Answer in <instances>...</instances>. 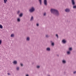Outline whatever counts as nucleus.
Wrapping results in <instances>:
<instances>
[{
	"label": "nucleus",
	"mask_w": 76,
	"mask_h": 76,
	"mask_svg": "<svg viewBox=\"0 0 76 76\" xmlns=\"http://www.w3.org/2000/svg\"><path fill=\"white\" fill-rule=\"evenodd\" d=\"M50 12L51 13L54 14L57 16H58L60 14H59V12L58 10L54 9H51L50 10Z\"/></svg>",
	"instance_id": "obj_1"
},
{
	"label": "nucleus",
	"mask_w": 76,
	"mask_h": 76,
	"mask_svg": "<svg viewBox=\"0 0 76 76\" xmlns=\"http://www.w3.org/2000/svg\"><path fill=\"white\" fill-rule=\"evenodd\" d=\"M35 10V7H32L29 10V12H30V13H33Z\"/></svg>",
	"instance_id": "obj_2"
},
{
	"label": "nucleus",
	"mask_w": 76,
	"mask_h": 76,
	"mask_svg": "<svg viewBox=\"0 0 76 76\" xmlns=\"http://www.w3.org/2000/svg\"><path fill=\"white\" fill-rule=\"evenodd\" d=\"M65 11L67 13H69V12L70 11V10L69 8H67L65 9Z\"/></svg>",
	"instance_id": "obj_3"
},
{
	"label": "nucleus",
	"mask_w": 76,
	"mask_h": 76,
	"mask_svg": "<svg viewBox=\"0 0 76 76\" xmlns=\"http://www.w3.org/2000/svg\"><path fill=\"white\" fill-rule=\"evenodd\" d=\"M12 63L13 64L16 65L18 64V62L16 61H14L12 62Z\"/></svg>",
	"instance_id": "obj_4"
},
{
	"label": "nucleus",
	"mask_w": 76,
	"mask_h": 76,
	"mask_svg": "<svg viewBox=\"0 0 76 76\" xmlns=\"http://www.w3.org/2000/svg\"><path fill=\"white\" fill-rule=\"evenodd\" d=\"M72 2V4L73 6L75 5V0H71Z\"/></svg>",
	"instance_id": "obj_5"
},
{
	"label": "nucleus",
	"mask_w": 76,
	"mask_h": 76,
	"mask_svg": "<svg viewBox=\"0 0 76 76\" xmlns=\"http://www.w3.org/2000/svg\"><path fill=\"white\" fill-rule=\"evenodd\" d=\"M44 4L45 6H47V0H44Z\"/></svg>",
	"instance_id": "obj_6"
},
{
	"label": "nucleus",
	"mask_w": 76,
	"mask_h": 76,
	"mask_svg": "<svg viewBox=\"0 0 76 76\" xmlns=\"http://www.w3.org/2000/svg\"><path fill=\"white\" fill-rule=\"evenodd\" d=\"M62 62L63 64H66V61L64 59H63L62 61Z\"/></svg>",
	"instance_id": "obj_7"
},
{
	"label": "nucleus",
	"mask_w": 76,
	"mask_h": 76,
	"mask_svg": "<svg viewBox=\"0 0 76 76\" xmlns=\"http://www.w3.org/2000/svg\"><path fill=\"white\" fill-rule=\"evenodd\" d=\"M62 42L63 44H66V41L65 39H64L62 40Z\"/></svg>",
	"instance_id": "obj_8"
},
{
	"label": "nucleus",
	"mask_w": 76,
	"mask_h": 76,
	"mask_svg": "<svg viewBox=\"0 0 76 76\" xmlns=\"http://www.w3.org/2000/svg\"><path fill=\"white\" fill-rule=\"evenodd\" d=\"M71 54V52L70 51H69V50L67 51L66 52V54L67 55H70Z\"/></svg>",
	"instance_id": "obj_9"
},
{
	"label": "nucleus",
	"mask_w": 76,
	"mask_h": 76,
	"mask_svg": "<svg viewBox=\"0 0 76 76\" xmlns=\"http://www.w3.org/2000/svg\"><path fill=\"white\" fill-rule=\"evenodd\" d=\"M68 50L69 51H72L73 50V48H72V47H69L68 49Z\"/></svg>",
	"instance_id": "obj_10"
},
{
	"label": "nucleus",
	"mask_w": 76,
	"mask_h": 76,
	"mask_svg": "<svg viewBox=\"0 0 76 76\" xmlns=\"http://www.w3.org/2000/svg\"><path fill=\"white\" fill-rule=\"evenodd\" d=\"M26 40L27 41H29L30 40V37H27L26 38Z\"/></svg>",
	"instance_id": "obj_11"
},
{
	"label": "nucleus",
	"mask_w": 76,
	"mask_h": 76,
	"mask_svg": "<svg viewBox=\"0 0 76 76\" xmlns=\"http://www.w3.org/2000/svg\"><path fill=\"white\" fill-rule=\"evenodd\" d=\"M50 48L48 47L46 48V51H50Z\"/></svg>",
	"instance_id": "obj_12"
},
{
	"label": "nucleus",
	"mask_w": 76,
	"mask_h": 76,
	"mask_svg": "<svg viewBox=\"0 0 76 76\" xmlns=\"http://www.w3.org/2000/svg\"><path fill=\"white\" fill-rule=\"evenodd\" d=\"M40 5H42V0H39Z\"/></svg>",
	"instance_id": "obj_13"
},
{
	"label": "nucleus",
	"mask_w": 76,
	"mask_h": 76,
	"mask_svg": "<svg viewBox=\"0 0 76 76\" xmlns=\"http://www.w3.org/2000/svg\"><path fill=\"white\" fill-rule=\"evenodd\" d=\"M34 20V17H33V16H32L30 19V20L31 21H32V20Z\"/></svg>",
	"instance_id": "obj_14"
},
{
	"label": "nucleus",
	"mask_w": 76,
	"mask_h": 76,
	"mask_svg": "<svg viewBox=\"0 0 76 76\" xmlns=\"http://www.w3.org/2000/svg\"><path fill=\"white\" fill-rule=\"evenodd\" d=\"M17 20L18 22H20V18H18L17 19Z\"/></svg>",
	"instance_id": "obj_15"
},
{
	"label": "nucleus",
	"mask_w": 76,
	"mask_h": 76,
	"mask_svg": "<svg viewBox=\"0 0 76 76\" xmlns=\"http://www.w3.org/2000/svg\"><path fill=\"white\" fill-rule=\"evenodd\" d=\"M20 69V68L19 67H17L16 68V70H18V71H19Z\"/></svg>",
	"instance_id": "obj_16"
},
{
	"label": "nucleus",
	"mask_w": 76,
	"mask_h": 76,
	"mask_svg": "<svg viewBox=\"0 0 76 76\" xmlns=\"http://www.w3.org/2000/svg\"><path fill=\"white\" fill-rule=\"evenodd\" d=\"M51 45L53 46H53H54V42H52L51 43Z\"/></svg>",
	"instance_id": "obj_17"
},
{
	"label": "nucleus",
	"mask_w": 76,
	"mask_h": 76,
	"mask_svg": "<svg viewBox=\"0 0 76 76\" xmlns=\"http://www.w3.org/2000/svg\"><path fill=\"white\" fill-rule=\"evenodd\" d=\"M22 16H23V14L22 13L20 14L19 15L20 17H22Z\"/></svg>",
	"instance_id": "obj_18"
},
{
	"label": "nucleus",
	"mask_w": 76,
	"mask_h": 76,
	"mask_svg": "<svg viewBox=\"0 0 76 76\" xmlns=\"http://www.w3.org/2000/svg\"><path fill=\"white\" fill-rule=\"evenodd\" d=\"M14 36H15L14 34H12L11 35V37H14Z\"/></svg>",
	"instance_id": "obj_19"
},
{
	"label": "nucleus",
	"mask_w": 76,
	"mask_h": 76,
	"mask_svg": "<svg viewBox=\"0 0 76 76\" xmlns=\"http://www.w3.org/2000/svg\"><path fill=\"white\" fill-rule=\"evenodd\" d=\"M0 28L1 29H3V26H2V25H0Z\"/></svg>",
	"instance_id": "obj_20"
},
{
	"label": "nucleus",
	"mask_w": 76,
	"mask_h": 76,
	"mask_svg": "<svg viewBox=\"0 0 76 76\" xmlns=\"http://www.w3.org/2000/svg\"><path fill=\"white\" fill-rule=\"evenodd\" d=\"M7 1V0H4V3H6Z\"/></svg>",
	"instance_id": "obj_21"
},
{
	"label": "nucleus",
	"mask_w": 76,
	"mask_h": 76,
	"mask_svg": "<svg viewBox=\"0 0 76 76\" xmlns=\"http://www.w3.org/2000/svg\"><path fill=\"white\" fill-rule=\"evenodd\" d=\"M40 68V66H37V69H39Z\"/></svg>",
	"instance_id": "obj_22"
},
{
	"label": "nucleus",
	"mask_w": 76,
	"mask_h": 76,
	"mask_svg": "<svg viewBox=\"0 0 76 76\" xmlns=\"http://www.w3.org/2000/svg\"><path fill=\"white\" fill-rule=\"evenodd\" d=\"M20 65L21 66H23V64L22 63H20Z\"/></svg>",
	"instance_id": "obj_23"
},
{
	"label": "nucleus",
	"mask_w": 76,
	"mask_h": 76,
	"mask_svg": "<svg viewBox=\"0 0 76 76\" xmlns=\"http://www.w3.org/2000/svg\"><path fill=\"white\" fill-rule=\"evenodd\" d=\"M73 9H76V5L73 7Z\"/></svg>",
	"instance_id": "obj_24"
},
{
	"label": "nucleus",
	"mask_w": 76,
	"mask_h": 76,
	"mask_svg": "<svg viewBox=\"0 0 76 76\" xmlns=\"http://www.w3.org/2000/svg\"><path fill=\"white\" fill-rule=\"evenodd\" d=\"M56 37H57V38H58V34H56Z\"/></svg>",
	"instance_id": "obj_25"
},
{
	"label": "nucleus",
	"mask_w": 76,
	"mask_h": 76,
	"mask_svg": "<svg viewBox=\"0 0 76 76\" xmlns=\"http://www.w3.org/2000/svg\"><path fill=\"white\" fill-rule=\"evenodd\" d=\"M49 37V36H48V35H46V38H48Z\"/></svg>",
	"instance_id": "obj_26"
},
{
	"label": "nucleus",
	"mask_w": 76,
	"mask_h": 76,
	"mask_svg": "<svg viewBox=\"0 0 76 76\" xmlns=\"http://www.w3.org/2000/svg\"><path fill=\"white\" fill-rule=\"evenodd\" d=\"M73 74H76V71L73 72Z\"/></svg>",
	"instance_id": "obj_27"
},
{
	"label": "nucleus",
	"mask_w": 76,
	"mask_h": 76,
	"mask_svg": "<svg viewBox=\"0 0 76 76\" xmlns=\"http://www.w3.org/2000/svg\"><path fill=\"white\" fill-rule=\"evenodd\" d=\"M1 42H2L1 40H0V45L1 44Z\"/></svg>",
	"instance_id": "obj_28"
},
{
	"label": "nucleus",
	"mask_w": 76,
	"mask_h": 76,
	"mask_svg": "<svg viewBox=\"0 0 76 76\" xmlns=\"http://www.w3.org/2000/svg\"><path fill=\"white\" fill-rule=\"evenodd\" d=\"M43 15L44 16H46V13H44Z\"/></svg>",
	"instance_id": "obj_29"
},
{
	"label": "nucleus",
	"mask_w": 76,
	"mask_h": 76,
	"mask_svg": "<svg viewBox=\"0 0 76 76\" xmlns=\"http://www.w3.org/2000/svg\"><path fill=\"white\" fill-rule=\"evenodd\" d=\"M17 13H18V14H19V13H20V11H18Z\"/></svg>",
	"instance_id": "obj_30"
},
{
	"label": "nucleus",
	"mask_w": 76,
	"mask_h": 76,
	"mask_svg": "<svg viewBox=\"0 0 76 76\" xmlns=\"http://www.w3.org/2000/svg\"><path fill=\"white\" fill-rule=\"evenodd\" d=\"M37 26H39V24L38 23H37Z\"/></svg>",
	"instance_id": "obj_31"
},
{
	"label": "nucleus",
	"mask_w": 76,
	"mask_h": 76,
	"mask_svg": "<svg viewBox=\"0 0 76 76\" xmlns=\"http://www.w3.org/2000/svg\"><path fill=\"white\" fill-rule=\"evenodd\" d=\"M26 76H29V74H26Z\"/></svg>",
	"instance_id": "obj_32"
},
{
	"label": "nucleus",
	"mask_w": 76,
	"mask_h": 76,
	"mask_svg": "<svg viewBox=\"0 0 76 76\" xmlns=\"http://www.w3.org/2000/svg\"><path fill=\"white\" fill-rule=\"evenodd\" d=\"M8 75H10V74L9 73H8Z\"/></svg>",
	"instance_id": "obj_33"
},
{
	"label": "nucleus",
	"mask_w": 76,
	"mask_h": 76,
	"mask_svg": "<svg viewBox=\"0 0 76 76\" xmlns=\"http://www.w3.org/2000/svg\"><path fill=\"white\" fill-rule=\"evenodd\" d=\"M51 42H52V41H50Z\"/></svg>",
	"instance_id": "obj_34"
}]
</instances>
